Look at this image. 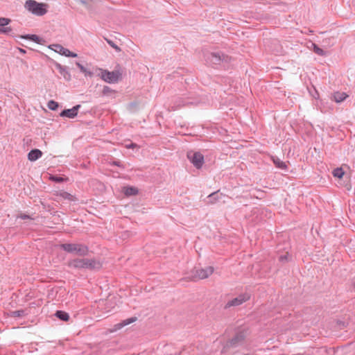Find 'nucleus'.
I'll list each match as a JSON object with an SVG mask.
<instances>
[{
	"label": "nucleus",
	"instance_id": "obj_34",
	"mask_svg": "<svg viewBox=\"0 0 355 355\" xmlns=\"http://www.w3.org/2000/svg\"><path fill=\"white\" fill-rule=\"evenodd\" d=\"M17 218H19L21 219H23V220H26V219H33L31 216L28 215V214H24V213H20L17 216Z\"/></svg>",
	"mask_w": 355,
	"mask_h": 355
},
{
	"label": "nucleus",
	"instance_id": "obj_4",
	"mask_svg": "<svg viewBox=\"0 0 355 355\" xmlns=\"http://www.w3.org/2000/svg\"><path fill=\"white\" fill-rule=\"evenodd\" d=\"M205 60L210 64L217 65L220 64H228L231 62L232 57L218 51L207 53L205 55Z\"/></svg>",
	"mask_w": 355,
	"mask_h": 355
},
{
	"label": "nucleus",
	"instance_id": "obj_30",
	"mask_svg": "<svg viewBox=\"0 0 355 355\" xmlns=\"http://www.w3.org/2000/svg\"><path fill=\"white\" fill-rule=\"evenodd\" d=\"M12 31L11 27H0L1 34L10 35Z\"/></svg>",
	"mask_w": 355,
	"mask_h": 355
},
{
	"label": "nucleus",
	"instance_id": "obj_16",
	"mask_svg": "<svg viewBox=\"0 0 355 355\" xmlns=\"http://www.w3.org/2000/svg\"><path fill=\"white\" fill-rule=\"evenodd\" d=\"M123 192L125 196H132L138 193V189L132 186H126L123 188Z\"/></svg>",
	"mask_w": 355,
	"mask_h": 355
},
{
	"label": "nucleus",
	"instance_id": "obj_11",
	"mask_svg": "<svg viewBox=\"0 0 355 355\" xmlns=\"http://www.w3.org/2000/svg\"><path fill=\"white\" fill-rule=\"evenodd\" d=\"M80 105H77L73 106L71 109H64L60 112V116L61 117L73 119L78 115V110L80 108Z\"/></svg>",
	"mask_w": 355,
	"mask_h": 355
},
{
	"label": "nucleus",
	"instance_id": "obj_21",
	"mask_svg": "<svg viewBox=\"0 0 355 355\" xmlns=\"http://www.w3.org/2000/svg\"><path fill=\"white\" fill-rule=\"evenodd\" d=\"M137 320V317H131L130 318L121 321L120 323H118L117 324L115 325L116 329H121L129 324H131V323L135 322Z\"/></svg>",
	"mask_w": 355,
	"mask_h": 355
},
{
	"label": "nucleus",
	"instance_id": "obj_27",
	"mask_svg": "<svg viewBox=\"0 0 355 355\" xmlns=\"http://www.w3.org/2000/svg\"><path fill=\"white\" fill-rule=\"evenodd\" d=\"M48 108L51 110H56L59 107V103L53 100H51L47 104Z\"/></svg>",
	"mask_w": 355,
	"mask_h": 355
},
{
	"label": "nucleus",
	"instance_id": "obj_40",
	"mask_svg": "<svg viewBox=\"0 0 355 355\" xmlns=\"http://www.w3.org/2000/svg\"><path fill=\"white\" fill-rule=\"evenodd\" d=\"M79 2L82 4H87V1L86 0H79Z\"/></svg>",
	"mask_w": 355,
	"mask_h": 355
},
{
	"label": "nucleus",
	"instance_id": "obj_22",
	"mask_svg": "<svg viewBox=\"0 0 355 355\" xmlns=\"http://www.w3.org/2000/svg\"><path fill=\"white\" fill-rule=\"evenodd\" d=\"M55 66H56L57 69L59 70L60 74L63 76L64 79H66L67 80H69L71 76L68 73V71L66 70V68L62 66L59 63H56Z\"/></svg>",
	"mask_w": 355,
	"mask_h": 355
},
{
	"label": "nucleus",
	"instance_id": "obj_7",
	"mask_svg": "<svg viewBox=\"0 0 355 355\" xmlns=\"http://www.w3.org/2000/svg\"><path fill=\"white\" fill-rule=\"evenodd\" d=\"M187 157L197 169L201 168L205 163L204 155L200 152L189 150L187 153Z\"/></svg>",
	"mask_w": 355,
	"mask_h": 355
},
{
	"label": "nucleus",
	"instance_id": "obj_17",
	"mask_svg": "<svg viewBox=\"0 0 355 355\" xmlns=\"http://www.w3.org/2000/svg\"><path fill=\"white\" fill-rule=\"evenodd\" d=\"M272 160L275 166L280 169L286 171L288 167L286 164L282 161L279 157H272Z\"/></svg>",
	"mask_w": 355,
	"mask_h": 355
},
{
	"label": "nucleus",
	"instance_id": "obj_2",
	"mask_svg": "<svg viewBox=\"0 0 355 355\" xmlns=\"http://www.w3.org/2000/svg\"><path fill=\"white\" fill-rule=\"evenodd\" d=\"M112 71H109L106 69L101 68H92V71L90 70V77L95 76L100 77L103 80L108 83H116L121 79L122 73L117 68Z\"/></svg>",
	"mask_w": 355,
	"mask_h": 355
},
{
	"label": "nucleus",
	"instance_id": "obj_12",
	"mask_svg": "<svg viewBox=\"0 0 355 355\" xmlns=\"http://www.w3.org/2000/svg\"><path fill=\"white\" fill-rule=\"evenodd\" d=\"M103 266L102 258L99 256L92 257L90 255V270H99Z\"/></svg>",
	"mask_w": 355,
	"mask_h": 355
},
{
	"label": "nucleus",
	"instance_id": "obj_10",
	"mask_svg": "<svg viewBox=\"0 0 355 355\" xmlns=\"http://www.w3.org/2000/svg\"><path fill=\"white\" fill-rule=\"evenodd\" d=\"M69 266L74 268H87L89 267L88 259H75L69 261Z\"/></svg>",
	"mask_w": 355,
	"mask_h": 355
},
{
	"label": "nucleus",
	"instance_id": "obj_8",
	"mask_svg": "<svg viewBox=\"0 0 355 355\" xmlns=\"http://www.w3.org/2000/svg\"><path fill=\"white\" fill-rule=\"evenodd\" d=\"M250 299L248 294H241L238 297L230 300L225 306V309L230 308L231 306H237L242 304L243 302L248 301Z\"/></svg>",
	"mask_w": 355,
	"mask_h": 355
},
{
	"label": "nucleus",
	"instance_id": "obj_32",
	"mask_svg": "<svg viewBox=\"0 0 355 355\" xmlns=\"http://www.w3.org/2000/svg\"><path fill=\"white\" fill-rule=\"evenodd\" d=\"M288 257H289L288 252H286V254L279 256V261L282 263L288 262Z\"/></svg>",
	"mask_w": 355,
	"mask_h": 355
},
{
	"label": "nucleus",
	"instance_id": "obj_1",
	"mask_svg": "<svg viewBox=\"0 0 355 355\" xmlns=\"http://www.w3.org/2000/svg\"><path fill=\"white\" fill-rule=\"evenodd\" d=\"M248 334L249 332L247 328L244 327L238 329L235 331L234 336L231 338L228 339L225 343H224L223 345L221 353H229L233 349L243 346Z\"/></svg>",
	"mask_w": 355,
	"mask_h": 355
},
{
	"label": "nucleus",
	"instance_id": "obj_6",
	"mask_svg": "<svg viewBox=\"0 0 355 355\" xmlns=\"http://www.w3.org/2000/svg\"><path fill=\"white\" fill-rule=\"evenodd\" d=\"M214 272V268L208 266L205 268L195 267L191 271V275L188 277L191 281H197L199 279H206Z\"/></svg>",
	"mask_w": 355,
	"mask_h": 355
},
{
	"label": "nucleus",
	"instance_id": "obj_14",
	"mask_svg": "<svg viewBox=\"0 0 355 355\" xmlns=\"http://www.w3.org/2000/svg\"><path fill=\"white\" fill-rule=\"evenodd\" d=\"M42 156V152L37 148L32 149L28 153V160L31 162H35L39 158H40Z\"/></svg>",
	"mask_w": 355,
	"mask_h": 355
},
{
	"label": "nucleus",
	"instance_id": "obj_36",
	"mask_svg": "<svg viewBox=\"0 0 355 355\" xmlns=\"http://www.w3.org/2000/svg\"><path fill=\"white\" fill-rule=\"evenodd\" d=\"M76 64H77L78 67V68H79V69H80L83 72H84V73H85V75H87V73H88V71H87V69H86L84 66H83L80 63H79V62H77V63H76Z\"/></svg>",
	"mask_w": 355,
	"mask_h": 355
},
{
	"label": "nucleus",
	"instance_id": "obj_28",
	"mask_svg": "<svg viewBox=\"0 0 355 355\" xmlns=\"http://www.w3.org/2000/svg\"><path fill=\"white\" fill-rule=\"evenodd\" d=\"M60 196L64 199H67L69 200H73L74 198V197L71 194L66 191H62L60 193Z\"/></svg>",
	"mask_w": 355,
	"mask_h": 355
},
{
	"label": "nucleus",
	"instance_id": "obj_37",
	"mask_svg": "<svg viewBox=\"0 0 355 355\" xmlns=\"http://www.w3.org/2000/svg\"><path fill=\"white\" fill-rule=\"evenodd\" d=\"M112 164L114 165V166H117L119 167H123V164L119 161H114Z\"/></svg>",
	"mask_w": 355,
	"mask_h": 355
},
{
	"label": "nucleus",
	"instance_id": "obj_25",
	"mask_svg": "<svg viewBox=\"0 0 355 355\" xmlns=\"http://www.w3.org/2000/svg\"><path fill=\"white\" fill-rule=\"evenodd\" d=\"M49 179L55 183H62L67 180V178L56 175H51Z\"/></svg>",
	"mask_w": 355,
	"mask_h": 355
},
{
	"label": "nucleus",
	"instance_id": "obj_41",
	"mask_svg": "<svg viewBox=\"0 0 355 355\" xmlns=\"http://www.w3.org/2000/svg\"><path fill=\"white\" fill-rule=\"evenodd\" d=\"M354 288H355V281L353 283Z\"/></svg>",
	"mask_w": 355,
	"mask_h": 355
},
{
	"label": "nucleus",
	"instance_id": "obj_13",
	"mask_svg": "<svg viewBox=\"0 0 355 355\" xmlns=\"http://www.w3.org/2000/svg\"><path fill=\"white\" fill-rule=\"evenodd\" d=\"M348 95L345 92H336L331 94V98L336 103H341L345 101Z\"/></svg>",
	"mask_w": 355,
	"mask_h": 355
},
{
	"label": "nucleus",
	"instance_id": "obj_24",
	"mask_svg": "<svg viewBox=\"0 0 355 355\" xmlns=\"http://www.w3.org/2000/svg\"><path fill=\"white\" fill-rule=\"evenodd\" d=\"M332 174L335 178L341 179V178H343V177L345 174V172L341 167H338V168L334 169Z\"/></svg>",
	"mask_w": 355,
	"mask_h": 355
},
{
	"label": "nucleus",
	"instance_id": "obj_35",
	"mask_svg": "<svg viewBox=\"0 0 355 355\" xmlns=\"http://www.w3.org/2000/svg\"><path fill=\"white\" fill-rule=\"evenodd\" d=\"M107 42L108 44L112 47L114 48V49H116L117 51H121V49L116 45L111 40H107Z\"/></svg>",
	"mask_w": 355,
	"mask_h": 355
},
{
	"label": "nucleus",
	"instance_id": "obj_3",
	"mask_svg": "<svg viewBox=\"0 0 355 355\" xmlns=\"http://www.w3.org/2000/svg\"><path fill=\"white\" fill-rule=\"evenodd\" d=\"M59 246L61 250L78 256L87 255L89 252L88 247L81 243H61Z\"/></svg>",
	"mask_w": 355,
	"mask_h": 355
},
{
	"label": "nucleus",
	"instance_id": "obj_33",
	"mask_svg": "<svg viewBox=\"0 0 355 355\" xmlns=\"http://www.w3.org/2000/svg\"><path fill=\"white\" fill-rule=\"evenodd\" d=\"M336 323H337L338 328L340 329H344L345 327H347V325L348 324L345 321H342V320H338Z\"/></svg>",
	"mask_w": 355,
	"mask_h": 355
},
{
	"label": "nucleus",
	"instance_id": "obj_31",
	"mask_svg": "<svg viewBox=\"0 0 355 355\" xmlns=\"http://www.w3.org/2000/svg\"><path fill=\"white\" fill-rule=\"evenodd\" d=\"M191 102L188 101L187 99L180 98L179 99L178 103L177 105V107H181V106H186L189 104H191Z\"/></svg>",
	"mask_w": 355,
	"mask_h": 355
},
{
	"label": "nucleus",
	"instance_id": "obj_20",
	"mask_svg": "<svg viewBox=\"0 0 355 355\" xmlns=\"http://www.w3.org/2000/svg\"><path fill=\"white\" fill-rule=\"evenodd\" d=\"M28 314L26 309H20L17 311H12L9 313V316L11 318H23Z\"/></svg>",
	"mask_w": 355,
	"mask_h": 355
},
{
	"label": "nucleus",
	"instance_id": "obj_9",
	"mask_svg": "<svg viewBox=\"0 0 355 355\" xmlns=\"http://www.w3.org/2000/svg\"><path fill=\"white\" fill-rule=\"evenodd\" d=\"M51 49H53L56 53H59L62 55H65L67 57H72L76 58L77 57V54L70 51L68 49H66L63 47L62 45L56 44L51 45Z\"/></svg>",
	"mask_w": 355,
	"mask_h": 355
},
{
	"label": "nucleus",
	"instance_id": "obj_38",
	"mask_svg": "<svg viewBox=\"0 0 355 355\" xmlns=\"http://www.w3.org/2000/svg\"><path fill=\"white\" fill-rule=\"evenodd\" d=\"M137 146V144L135 143H131L130 145L127 146L128 148H134Z\"/></svg>",
	"mask_w": 355,
	"mask_h": 355
},
{
	"label": "nucleus",
	"instance_id": "obj_18",
	"mask_svg": "<svg viewBox=\"0 0 355 355\" xmlns=\"http://www.w3.org/2000/svg\"><path fill=\"white\" fill-rule=\"evenodd\" d=\"M116 92L112 89H111L108 86H104L102 90V95L104 96L110 97L111 98H114L116 96Z\"/></svg>",
	"mask_w": 355,
	"mask_h": 355
},
{
	"label": "nucleus",
	"instance_id": "obj_23",
	"mask_svg": "<svg viewBox=\"0 0 355 355\" xmlns=\"http://www.w3.org/2000/svg\"><path fill=\"white\" fill-rule=\"evenodd\" d=\"M23 39L30 40L35 43L40 44L42 39L37 35H24L20 36Z\"/></svg>",
	"mask_w": 355,
	"mask_h": 355
},
{
	"label": "nucleus",
	"instance_id": "obj_39",
	"mask_svg": "<svg viewBox=\"0 0 355 355\" xmlns=\"http://www.w3.org/2000/svg\"><path fill=\"white\" fill-rule=\"evenodd\" d=\"M19 51L22 53V54H25L26 53V50L24 49H21V48H19Z\"/></svg>",
	"mask_w": 355,
	"mask_h": 355
},
{
	"label": "nucleus",
	"instance_id": "obj_29",
	"mask_svg": "<svg viewBox=\"0 0 355 355\" xmlns=\"http://www.w3.org/2000/svg\"><path fill=\"white\" fill-rule=\"evenodd\" d=\"M11 22V19L6 17H0V27H4Z\"/></svg>",
	"mask_w": 355,
	"mask_h": 355
},
{
	"label": "nucleus",
	"instance_id": "obj_26",
	"mask_svg": "<svg viewBox=\"0 0 355 355\" xmlns=\"http://www.w3.org/2000/svg\"><path fill=\"white\" fill-rule=\"evenodd\" d=\"M313 45V52L319 55H321V56H323V55H325L326 53L325 51L321 49L320 47H319L317 44L313 43L312 44Z\"/></svg>",
	"mask_w": 355,
	"mask_h": 355
},
{
	"label": "nucleus",
	"instance_id": "obj_5",
	"mask_svg": "<svg viewBox=\"0 0 355 355\" xmlns=\"http://www.w3.org/2000/svg\"><path fill=\"white\" fill-rule=\"evenodd\" d=\"M24 7L33 15L42 16L47 12L48 5L44 3H39L35 0H27Z\"/></svg>",
	"mask_w": 355,
	"mask_h": 355
},
{
	"label": "nucleus",
	"instance_id": "obj_15",
	"mask_svg": "<svg viewBox=\"0 0 355 355\" xmlns=\"http://www.w3.org/2000/svg\"><path fill=\"white\" fill-rule=\"evenodd\" d=\"M223 194L219 191L213 192L207 196V203L214 204L220 198H221Z\"/></svg>",
	"mask_w": 355,
	"mask_h": 355
},
{
	"label": "nucleus",
	"instance_id": "obj_19",
	"mask_svg": "<svg viewBox=\"0 0 355 355\" xmlns=\"http://www.w3.org/2000/svg\"><path fill=\"white\" fill-rule=\"evenodd\" d=\"M54 315L58 318L60 320L67 322L69 320L70 317L68 313L58 310L56 311Z\"/></svg>",
	"mask_w": 355,
	"mask_h": 355
}]
</instances>
